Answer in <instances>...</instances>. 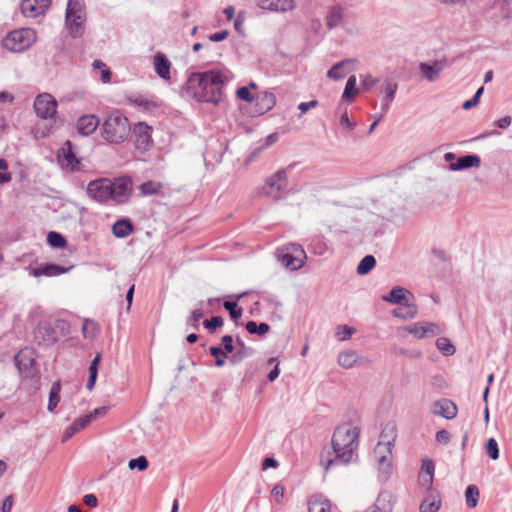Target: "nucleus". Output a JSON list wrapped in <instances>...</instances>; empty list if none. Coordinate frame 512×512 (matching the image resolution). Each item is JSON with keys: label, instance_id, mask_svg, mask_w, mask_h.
Instances as JSON below:
<instances>
[{"label": "nucleus", "instance_id": "f257e3e1", "mask_svg": "<svg viewBox=\"0 0 512 512\" xmlns=\"http://www.w3.org/2000/svg\"><path fill=\"white\" fill-rule=\"evenodd\" d=\"M228 69H210L193 72L183 86L184 93L197 102L218 105L223 99V89L232 80Z\"/></svg>", "mask_w": 512, "mask_h": 512}, {"label": "nucleus", "instance_id": "f03ea898", "mask_svg": "<svg viewBox=\"0 0 512 512\" xmlns=\"http://www.w3.org/2000/svg\"><path fill=\"white\" fill-rule=\"evenodd\" d=\"M360 428L348 423L338 425L332 435L331 446L335 454L334 458L324 461L321 455V463L325 470H329L336 464H348L358 449Z\"/></svg>", "mask_w": 512, "mask_h": 512}, {"label": "nucleus", "instance_id": "7ed1b4c3", "mask_svg": "<svg viewBox=\"0 0 512 512\" xmlns=\"http://www.w3.org/2000/svg\"><path fill=\"white\" fill-rule=\"evenodd\" d=\"M131 132L128 119L119 111L109 114L101 125L102 138L111 144L124 142Z\"/></svg>", "mask_w": 512, "mask_h": 512}, {"label": "nucleus", "instance_id": "20e7f679", "mask_svg": "<svg viewBox=\"0 0 512 512\" xmlns=\"http://www.w3.org/2000/svg\"><path fill=\"white\" fill-rule=\"evenodd\" d=\"M70 334V324L63 319L45 320L38 324L34 331L35 340L39 345L51 346L61 337Z\"/></svg>", "mask_w": 512, "mask_h": 512}, {"label": "nucleus", "instance_id": "39448f33", "mask_svg": "<svg viewBox=\"0 0 512 512\" xmlns=\"http://www.w3.org/2000/svg\"><path fill=\"white\" fill-rule=\"evenodd\" d=\"M35 31L22 28L10 32L3 40L2 46L12 52H22L29 48L35 41Z\"/></svg>", "mask_w": 512, "mask_h": 512}, {"label": "nucleus", "instance_id": "423d86ee", "mask_svg": "<svg viewBox=\"0 0 512 512\" xmlns=\"http://www.w3.org/2000/svg\"><path fill=\"white\" fill-rule=\"evenodd\" d=\"M396 434L397 428L395 422L390 421L386 423L380 433V441L374 449V455L379 464H383L387 461L386 455H380L381 449H385L388 454H391Z\"/></svg>", "mask_w": 512, "mask_h": 512}, {"label": "nucleus", "instance_id": "0eeeda50", "mask_svg": "<svg viewBox=\"0 0 512 512\" xmlns=\"http://www.w3.org/2000/svg\"><path fill=\"white\" fill-rule=\"evenodd\" d=\"M86 192L88 196L101 204L107 203L112 196V180L109 178H99L88 183Z\"/></svg>", "mask_w": 512, "mask_h": 512}, {"label": "nucleus", "instance_id": "6e6552de", "mask_svg": "<svg viewBox=\"0 0 512 512\" xmlns=\"http://www.w3.org/2000/svg\"><path fill=\"white\" fill-rule=\"evenodd\" d=\"M132 193V178L130 176H121L112 180L111 201L116 204L128 202Z\"/></svg>", "mask_w": 512, "mask_h": 512}, {"label": "nucleus", "instance_id": "1a4fd4ad", "mask_svg": "<svg viewBox=\"0 0 512 512\" xmlns=\"http://www.w3.org/2000/svg\"><path fill=\"white\" fill-rule=\"evenodd\" d=\"M34 110L38 117L50 119L57 112V101L51 94H39L34 101Z\"/></svg>", "mask_w": 512, "mask_h": 512}, {"label": "nucleus", "instance_id": "9d476101", "mask_svg": "<svg viewBox=\"0 0 512 512\" xmlns=\"http://www.w3.org/2000/svg\"><path fill=\"white\" fill-rule=\"evenodd\" d=\"M286 187L287 174L284 169H281L267 180L264 193L273 199H279Z\"/></svg>", "mask_w": 512, "mask_h": 512}, {"label": "nucleus", "instance_id": "9b49d317", "mask_svg": "<svg viewBox=\"0 0 512 512\" xmlns=\"http://www.w3.org/2000/svg\"><path fill=\"white\" fill-rule=\"evenodd\" d=\"M51 4V0H23L21 11L25 17L35 18L46 12Z\"/></svg>", "mask_w": 512, "mask_h": 512}, {"label": "nucleus", "instance_id": "f8f14e48", "mask_svg": "<svg viewBox=\"0 0 512 512\" xmlns=\"http://www.w3.org/2000/svg\"><path fill=\"white\" fill-rule=\"evenodd\" d=\"M152 128L144 122H139L133 129L135 145L138 149L147 150L152 143Z\"/></svg>", "mask_w": 512, "mask_h": 512}, {"label": "nucleus", "instance_id": "ddd939ff", "mask_svg": "<svg viewBox=\"0 0 512 512\" xmlns=\"http://www.w3.org/2000/svg\"><path fill=\"white\" fill-rule=\"evenodd\" d=\"M431 412L434 415L451 420L457 415V406L451 400L443 398L432 404Z\"/></svg>", "mask_w": 512, "mask_h": 512}, {"label": "nucleus", "instance_id": "4468645a", "mask_svg": "<svg viewBox=\"0 0 512 512\" xmlns=\"http://www.w3.org/2000/svg\"><path fill=\"white\" fill-rule=\"evenodd\" d=\"M72 267H64L54 263H42L31 269V275L34 277L46 276L55 277L70 271Z\"/></svg>", "mask_w": 512, "mask_h": 512}, {"label": "nucleus", "instance_id": "2eb2a0df", "mask_svg": "<svg viewBox=\"0 0 512 512\" xmlns=\"http://www.w3.org/2000/svg\"><path fill=\"white\" fill-rule=\"evenodd\" d=\"M35 358L33 356V351L25 348L18 352L15 356V364L17 368L25 372L27 376L32 375V371L35 365Z\"/></svg>", "mask_w": 512, "mask_h": 512}, {"label": "nucleus", "instance_id": "dca6fc26", "mask_svg": "<svg viewBox=\"0 0 512 512\" xmlns=\"http://www.w3.org/2000/svg\"><path fill=\"white\" fill-rule=\"evenodd\" d=\"M256 2L261 9L275 12H287L295 8L294 0H256Z\"/></svg>", "mask_w": 512, "mask_h": 512}, {"label": "nucleus", "instance_id": "f3484780", "mask_svg": "<svg viewBox=\"0 0 512 512\" xmlns=\"http://www.w3.org/2000/svg\"><path fill=\"white\" fill-rule=\"evenodd\" d=\"M100 124L99 118L95 115H83L79 117L76 128L79 134L89 136L96 131Z\"/></svg>", "mask_w": 512, "mask_h": 512}, {"label": "nucleus", "instance_id": "a211bd4d", "mask_svg": "<svg viewBox=\"0 0 512 512\" xmlns=\"http://www.w3.org/2000/svg\"><path fill=\"white\" fill-rule=\"evenodd\" d=\"M153 67L155 73L163 80H170L171 62L167 56L161 52H157L153 57Z\"/></svg>", "mask_w": 512, "mask_h": 512}, {"label": "nucleus", "instance_id": "6ab92c4d", "mask_svg": "<svg viewBox=\"0 0 512 512\" xmlns=\"http://www.w3.org/2000/svg\"><path fill=\"white\" fill-rule=\"evenodd\" d=\"M85 16H70L65 17V26L73 39L81 38L85 33Z\"/></svg>", "mask_w": 512, "mask_h": 512}, {"label": "nucleus", "instance_id": "aec40b11", "mask_svg": "<svg viewBox=\"0 0 512 512\" xmlns=\"http://www.w3.org/2000/svg\"><path fill=\"white\" fill-rule=\"evenodd\" d=\"M480 165L481 159L477 154H467L450 163L449 169L451 171H461L469 168H478Z\"/></svg>", "mask_w": 512, "mask_h": 512}, {"label": "nucleus", "instance_id": "412c9836", "mask_svg": "<svg viewBox=\"0 0 512 512\" xmlns=\"http://www.w3.org/2000/svg\"><path fill=\"white\" fill-rule=\"evenodd\" d=\"M397 89L398 84L391 80L386 79L382 84L381 90L384 92V96L381 103V110L383 113H387L389 111L390 105L395 98Z\"/></svg>", "mask_w": 512, "mask_h": 512}, {"label": "nucleus", "instance_id": "4be33fe9", "mask_svg": "<svg viewBox=\"0 0 512 512\" xmlns=\"http://www.w3.org/2000/svg\"><path fill=\"white\" fill-rule=\"evenodd\" d=\"M63 150V157L66 161L65 167L68 168L71 172H76L81 170V161L76 156L74 151V146L71 141L67 140L65 142Z\"/></svg>", "mask_w": 512, "mask_h": 512}, {"label": "nucleus", "instance_id": "5701e85b", "mask_svg": "<svg viewBox=\"0 0 512 512\" xmlns=\"http://www.w3.org/2000/svg\"><path fill=\"white\" fill-rule=\"evenodd\" d=\"M326 26L329 30H333L343 24L344 13L341 5H333L329 8L326 17Z\"/></svg>", "mask_w": 512, "mask_h": 512}, {"label": "nucleus", "instance_id": "b1692460", "mask_svg": "<svg viewBox=\"0 0 512 512\" xmlns=\"http://www.w3.org/2000/svg\"><path fill=\"white\" fill-rule=\"evenodd\" d=\"M443 68V61H434L433 64L422 62L419 65V69L423 77L430 82L435 81L439 77V73L443 70Z\"/></svg>", "mask_w": 512, "mask_h": 512}, {"label": "nucleus", "instance_id": "393cba45", "mask_svg": "<svg viewBox=\"0 0 512 512\" xmlns=\"http://www.w3.org/2000/svg\"><path fill=\"white\" fill-rule=\"evenodd\" d=\"M409 296H411V293L407 289L395 286L388 294L382 296V300L392 304L402 305L404 302L408 301Z\"/></svg>", "mask_w": 512, "mask_h": 512}, {"label": "nucleus", "instance_id": "a878e982", "mask_svg": "<svg viewBox=\"0 0 512 512\" xmlns=\"http://www.w3.org/2000/svg\"><path fill=\"white\" fill-rule=\"evenodd\" d=\"M236 352L230 357L229 361L232 365H236L240 363L245 358L251 357L254 354V349L246 346L244 341L237 337L236 338Z\"/></svg>", "mask_w": 512, "mask_h": 512}, {"label": "nucleus", "instance_id": "bb28decb", "mask_svg": "<svg viewBox=\"0 0 512 512\" xmlns=\"http://www.w3.org/2000/svg\"><path fill=\"white\" fill-rule=\"evenodd\" d=\"M392 496L388 492H381L374 505L367 512H391L393 508Z\"/></svg>", "mask_w": 512, "mask_h": 512}, {"label": "nucleus", "instance_id": "cd10ccee", "mask_svg": "<svg viewBox=\"0 0 512 512\" xmlns=\"http://www.w3.org/2000/svg\"><path fill=\"white\" fill-rule=\"evenodd\" d=\"M278 259L285 268L291 271H295L302 268L305 263V259L299 258L295 255H291L284 251H281V253L278 256Z\"/></svg>", "mask_w": 512, "mask_h": 512}, {"label": "nucleus", "instance_id": "c85d7f7f", "mask_svg": "<svg viewBox=\"0 0 512 512\" xmlns=\"http://www.w3.org/2000/svg\"><path fill=\"white\" fill-rule=\"evenodd\" d=\"M133 224L128 218L117 220L112 226V232L117 238H125L133 232Z\"/></svg>", "mask_w": 512, "mask_h": 512}, {"label": "nucleus", "instance_id": "c756f323", "mask_svg": "<svg viewBox=\"0 0 512 512\" xmlns=\"http://www.w3.org/2000/svg\"><path fill=\"white\" fill-rule=\"evenodd\" d=\"M417 312V306L406 301L402 305H399L396 309H394L392 314L394 317L403 320H410L417 315Z\"/></svg>", "mask_w": 512, "mask_h": 512}, {"label": "nucleus", "instance_id": "7c9ffc66", "mask_svg": "<svg viewBox=\"0 0 512 512\" xmlns=\"http://www.w3.org/2000/svg\"><path fill=\"white\" fill-rule=\"evenodd\" d=\"M360 92V88L357 87V79L355 75H351L345 85L341 99L347 103H353L355 96Z\"/></svg>", "mask_w": 512, "mask_h": 512}, {"label": "nucleus", "instance_id": "2f4dec72", "mask_svg": "<svg viewBox=\"0 0 512 512\" xmlns=\"http://www.w3.org/2000/svg\"><path fill=\"white\" fill-rule=\"evenodd\" d=\"M276 104L275 95L271 92H264L257 98V111L264 114L270 111Z\"/></svg>", "mask_w": 512, "mask_h": 512}, {"label": "nucleus", "instance_id": "473e14b6", "mask_svg": "<svg viewBox=\"0 0 512 512\" xmlns=\"http://www.w3.org/2000/svg\"><path fill=\"white\" fill-rule=\"evenodd\" d=\"M352 60L345 59L335 63L327 72V77L332 80H341L343 79L347 72L345 71V67L350 65Z\"/></svg>", "mask_w": 512, "mask_h": 512}, {"label": "nucleus", "instance_id": "72a5a7b5", "mask_svg": "<svg viewBox=\"0 0 512 512\" xmlns=\"http://www.w3.org/2000/svg\"><path fill=\"white\" fill-rule=\"evenodd\" d=\"M84 0H68L65 17L70 16H85Z\"/></svg>", "mask_w": 512, "mask_h": 512}, {"label": "nucleus", "instance_id": "f704fd0d", "mask_svg": "<svg viewBox=\"0 0 512 512\" xmlns=\"http://www.w3.org/2000/svg\"><path fill=\"white\" fill-rule=\"evenodd\" d=\"M100 361H101V354L97 353L89 365V378H88L87 384H86V388L88 390H92L95 386L97 376H98V367H99Z\"/></svg>", "mask_w": 512, "mask_h": 512}, {"label": "nucleus", "instance_id": "c9c22d12", "mask_svg": "<svg viewBox=\"0 0 512 512\" xmlns=\"http://www.w3.org/2000/svg\"><path fill=\"white\" fill-rule=\"evenodd\" d=\"M163 189V184L157 181H146L139 186L142 196H153L159 194Z\"/></svg>", "mask_w": 512, "mask_h": 512}, {"label": "nucleus", "instance_id": "e433bc0d", "mask_svg": "<svg viewBox=\"0 0 512 512\" xmlns=\"http://www.w3.org/2000/svg\"><path fill=\"white\" fill-rule=\"evenodd\" d=\"M60 391H61V385L60 382H54L51 386L50 393H49V401L47 409L49 412H54L59 401H60Z\"/></svg>", "mask_w": 512, "mask_h": 512}, {"label": "nucleus", "instance_id": "4c0bfd02", "mask_svg": "<svg viewBox=\"0 0 512 512\" xmlns=\"http://www.w3.org/2000/svg\"><path fill=\"white\" fill-rule=\"evenodd\" d=\"M357 362V354L353 350L343 351L338 355V363L343 368H351Z\"/></svg>", "mask_w": 512, "mask_h": 512}, {"label": "nucleus", "instance_id": "58836bf2", "mask_svg": "<svg viewBox=\"0 0 512 512\" xmlns=\"http://www.w3.org/2000/svg\"><path fill=\"white\" fill-rule=\"evenodd\" d=\"M376 265V259L373 255L364 256L357 266V273L359 275L368 274Z\"/></svg>", "mask_w": 512, "mask_h": 512}, {"label": "nucleus", "instance_id": "ea45409f", "mask_svg": "<svg viewBox=\"0 0 512 512\" xmlns=\"http://www.w3.org/2000/svg\"><path fill=\"white\" fill-rule=\"evenodd\" d=\"M245 328L250 334H257L259 336L265 335L269 330V324L265 322L257 323L255 321H248L245 325Z\"/></svg>", "mask_w": 512, "mask_h": 512}, {"label": "nucleus", "instance_id": "a19ab883", "mask_svg": "<svg viewBox=\"0 0 512 512\" xmlns=\"http://www.w3.org/2000/svg\"><path fill=\"white\" fill-rule=\"evenodd\" d=\"M466 505L470 508H474L478 504L479 500V489L476 485H469L465 491Z\"/></svg>", "mask_w": 512, "mask_h": 512}, {"label": "nucleus", "instance_id": "79ce46f5", "mask_svg": "<svg viewBox=\"0 0 512 512\" xmlns=\"http://www.w3.org/2000/svg\"><path fill=\"white\" fill-rule=\"evenodd\" d=\"M436 347L444 356H452L456 351L454 345L446 337L438 338L436 340Z\"/></svg>", "mask_w": 512, "mask_h": 512}, {"label": "nucleus", "instance_id": "37998d69", "mask_svg": "<svg viewBox=\"0 0 512 512\" xmlns=\"http://www.w3.org/2000/svg\"><path fill=\"white\" fill-rule=\"evenodd\" d=\"M47 242L53 248H64L67 245L66 238L56 231H50L47 234Z\"/></svg>", "mask_w": 512, "mask_h": 512}, {"label": "nucleus", "instance_id": "c03bdc74", "mask_svg": "<svg viewBox=\"0 0 512 512\" xmlns=\"http://www.w3.org/2000/svg\"><path fill=\"white\" fill-rule=\"evenodd\" d=\"M309 512H331V504L328 500L312 499L309 502Z\"/></svg>", "mask_w": 512, "mask_h": 512}, {"label": "nucleus", "instance_id": "a18cd8bd", "mask_svg": "<svg viewBox=\"0 0 512 512\" xmlns=\"http://www.w3.org/2000/svg\"><path fill=\"white\" fill-rule=\"evenodd\" d=\"M223 307L229 312L231 319L235 322L241 318L243 314V309L238 306L236 301H224Z\"/></svg>", "mask_w": 512, "mask_h": 512}, {"label": "nucleus", "instance_id": "49530a36", "mask_svg": "<svg viewBox=\"0 0 512 512\" xmlns=\"http://www.w3.org/2000/svg\"><path fill=\"white\" fill-rule=\"evenodd\" d=\"M308 250L316 255L321 256L326 252L327 245L322 239L315 238L312 239L310 244L308 245Z\"/></svg>", "mask_w": 512, "mask_h": 512}, {"label": "nucleus", "instance_id": "de8ad7c7", "mask_svg": "<svg viewBox=\"0 0 512 512\" xmlns=\"http://www.w3.org/2000/svg\"><path fill=\"white\" fill-rule=\"evenodd\" d=\"M434 471H435V465H434L433 460H431V459H424L422 461L421 472L420 473L427 475V482L428 483H433Z\"/></svg>", "mask_w": 512, "mask_h": 512}, {"label": "nucleus", "instance_id": "09e8293b", "mask_svg": "<svg viewBox=\"0 0 512 512\" xmlns=\"http://www.w3.org/2000/svg\"><path fill=\"white\" fill-rule=\"evenodd\" d=\"M209 353L215 357V365L217 367H223L225 365L226 354L223 352L222 347L220 346H211L209 348Z\"/></svg>", "mask_w": 512, "mask_h": 512}, {"label": "nucleus", "instance_id": "8fccbe9b", "mask_svg": "<svg viewBox=\"0 0 512 512\" xmlns=\"http://www.w3.org/2000/svg\"><path fill=\"white\" fill-rule=\"evenodd\" d=\"M441 507V501L440 500H429L425 499L420 504L419 510L420 512H437Z\"/></svg>", "mask_w": 512, "mask_h": 512}, {"label": "nucleus", "instance_id": "3c124183", "mask_svg": "<svg viewBox=\"0 0 512 512\" xmlns=\"http://www.w3.org/2000/svg\"><path fill=\"white\" fill-rule=\"evenodd\" d=\"M379 82L378 78L371 74L360 75V89L363 91L371 90Z\"/></svg>", "mask_w": 512, "mask_h": 512}, {"label": "nucleus", "instance_id": "603ef678", "mask_svg": "<svg viewBox=\"0 0 512 512\" xmlns=\"http://www.w3.org/2000/svg\"><path fill=\"white\" fill-rule=\"evenodd\" d=\"M148 465L149 462L145 456H138L128 462V467L131 470L138 469L139 471H144L147 469Z\"/></svg>", "mask_w": 512, "mask_h": 512}, {"label": "nucleus", "instance_id": "864d4df0", "mask_svg": "<svg viewBox=\"0 0 512 512\" xmlns=\"http://www.w3.org/2000/svg\"><path fill=\"white\" fill-rule=\"evenodd\" d=\"M204 317V311L202 309H195L192 311L191 316L187 319V325L191 326L195 330L200 327V320Z\"/></svg>", "mask_w": 512, "mask_h": 512}, {"label": "nucleus", "instance_id": "5fc2aeb1", "mask_svg": "<svg viewBox=\"0 0 512 512\" xmlns=\"http://www.w3.org/2000/svg\"><path fill=\"white\" fill-rule=\"evenodd\" d=\"M282 251L291 255H295L299 258L306 259V253L300 244L289 243L285 246L284 249H282Z\"/></svg>", "mask_w": 512, "mask_h": 512}, {"label": "nucleus", "instance_id": "6e6d98bb", "mask_svg": "<svg viewBox=\"0 0 512 512\" xmlns=\"http://www.w3.org/2000/svg\"><path fill=\"white\" fill-rule=\"evenodd\" d=\"M486 452L488 456L493 460H497L499 458L498 443L494 438H490L486 442Z\"/></svg>", "mask_w": 512, "mask_h": 512}, {"label": "nucleus", "instance_id": "4d7b16f0", "mask_svg": "<svg viewBox=\"0 0 512 512\" xmlns=\"http://www.w3.org/2000/svg\"><path fill=\"white\" fill-rule=\"evenodd\" d=\"M425 337L437 336L441 333L439 326L431 322H423V331Z\"/></svg>", "mask_w": 512, "mask_h": 512}, {"label": "nucleus", "instance_id": "13d9d810", "mask_svg": "<svg viewBox=\"0 0 512 512\" xmlns=\"http://www.w3.org/2000/svg\"><path fill=\"white\" fill-rule=\"evenodd\" d=\"M203 325L206 329L213 331L223 325V318L221 316H213L211 319L205 320Z\"/></svg>", "mask_w": 512, "mask_h": 512}, {"label": "nucleus", "instance_id": "bf43d9fd", "mask_svg": "<svg viewBox=\"0 0 512 512\" xmlns=\"http://www.w3.org/2000/svg\"><path fill=\"white\" fill-rule=\"evenodd\" d=\"M339 124L343 129H346L348 131H353L356 127V123L352 122L349 119L348 112L346 109L343 111V113L340 116Z\"/></svg>", "mask_w": 512, "mask_h": 512}, {"label": "nucleus", "instance_id": "052dcab7", "mask_svg": "<svg viewBox=\"0 0 512 512\" xmlns=\"http://www.w3.org/2000/svg\"><path fill=\"white\" fill-rule=\"evenodd\" d=\"M97 330V325L95 322L86 320L82 327V332L85 338L92 337Z\"/></svg>", "mask_w": 512, "mask_h": 512}, {"label": "nucleus", "instance_id": "680f3d73", "mask_svg": "<svg viewBox=\"0 0 512 512\" xmlns=\"http://www.w3.org/2000/svg\"><path fill=\"white\" fill-rule=\"evenodd\" d=\"M92 418L91 416L88 414L86 415H83V416H80L79 418H77L74 422H73V425L76 427V429L78 431L84 429L85 427H87L91 422H92Z\"/></svg>", "mask_w": 512, "mask_h": 512}, {"label": "nucleus", "instance_id": "e2e57ef3", "mask_svg": "<svg viewBox=\"0 0 512 512\" xmlns=\"http://www.w3.org/2000/svg\"><path fill=\"white\" fill-rule=\"evenodd\" d=\"M236 96L245 102H251L253 100V96L249 88L246 86L238 88L236 91Z\"/></svg>", "mask_w": 512, "mask_h": 512}, {"label": "nucleus", "instance_id": "0e129e2a", "mask_svg": "<svg viewBox=\"0 0 512 512\" xmlns=\"http://www.w3.org/2000/svg\"><path fill=\"white\" fill-rule=\"evenodd\" d=\"M408 332L416 336L417 338L421 339L424 338L423 331V322H418L410 325L407 328Z\"/></svg>", "mask_w": 512, "mask_h": 512}, {"label": "nucleus", "instance_id": "69168bd1", "mask_svg": "<svg viewBox=\"0 0 512 512\" xmlns=\"http://www.w3.org/2000/svg\"><path fill=\"white\" fill-rule=\"evenodd\" d=\"M223 352L227 355L232 353L234 350L233 337L231 335H225L222 337Z\"/></svg>", "mask_w": 512, "mask_h": 512}, {"label": "nucleus", "instance_id": "338daca9", "mask_svg": "<svg viewBox=\"0 0 512 512\" xmlns=\"http://www.w3.org/2000/svg\"><path fill=\"white\" fill-rule=\"evenodd\" d=\"M284 491H285V488L283 485L281 484H276L272 491H271V494L272 496L274 497L275 501L277 503H281L282 502V499L284 497Z\"/></svg>", "mask_w": 512, "mask_h": 512}, {"label": "nucleus", "instance_id": "774afa93", "mask_svg": "<svg viewBox=\"0 0 512 512\" xmlns=\"http://www.w3.org/2000/svg\"><path fill=\"white\" fill-rule=\"evenodd\" d=\"M229 36L228 30H222L208 36L209 41L211 42H221L225 40Z\"/></svg>", "mask_w": 512, "mask_h": 512}]
</instances>
